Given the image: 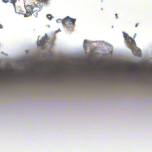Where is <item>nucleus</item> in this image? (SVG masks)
Segmentation results:
<instances>
[{
	"label": "nucleus",
	"mask_w": 152,
	"mask_h": 152,
	"mask_svg": "<svg viewBox=\"0 0 152 152\" xmlns=\"http://www.w3.org/2000/svg\"><path fill=\"white\" fill-rule=\"evenodd\" d=\"M26 13L23 14L25 17H27L31 15L33 12V7L31 5H28L26 7Z\"/></svg>",
	"instance_id": "nucleus-3"
},
{
	"label": "nucleus",
	"mask_w": 152,
	"mask_h": 152,
	"mask_svg": "<svg viewBox=\"0 0 152 152\" xmlns=\"http://www.w3.org/2000/svg\"><path fill=\"white\" fill-rule=\"evenodd\" d=\"M3 1L4 2H9L12 3L13 1H12V0H3Z\"/></svg>",
	"instance_id": "nucleus-6"
},
{
	"label": "nucleus",
	"mask_w": 152,
	"mask_h": 152,
	"mask_svg": "<svg viewBox=\"0 0 152 152\" xmlns=\"http://www.w3.org/2000/svg\"><path fill=\"white\" fill-rule=\"evenodd\" d=\"M2 27H3L1 25V24H0V28H2Z\"/></svg>",
	"instance_id": "nucleus-11"
},
{
	"label": "nucleus",
	"mask_w": 152,
	"mask_h": 152,
	"mask_svg": "<svg viewBox=\"0 0 152 152\" xmlns=\"http://www.w3.org/2000/svg\"><path fill=\"white\" fill-rule=\"evenodd\" d=\"M115 16L116 18H118V15L117 14H115Z\"/></svg>",
	"instance_id": "nucleus-9"
},
{
	"label": "nucleus",
	"mask_w": 152,
	"mask_h": 152,
	"mask_svg": "<svg viewBox=\"0 0 152 152\" xmlns=\"http://www.w3.org/2000/svg\"><path fill=\"white\" fill-rule=\"evenodd\" d=\"M75 22V19L69 17H66L62 21L63 24L68 26L71 24L74 25Z\"/></svg>",
	"instance_id": "nucleus-2"
},
{
	"label": "nucleus",
	"mask_w": 152,
	"mask_h": 152,
	"mask_svg": "<svg viewBox=\"0 0 152 152\" xmlns=\"http://www.w3.org/2000/svg\"><path fill=\"white\" fill-rule=\"evenodd\" d=\"M47 18L50 20H51L52 18V17L50 14H48L47 15Z\"/></svg>",
	"instance_id": "nucleus-5"
},
{
	"label": "nucleus",
	"mask_w": 152,
	"mask_h": 152,
	"mask_svg": "<svg viewBox=\"0 0 152 152\" xmlns=\"http://www.w3.org/2000/svg\"><path fill=\"white\" fill-rule=\"evenodd\" d=\"M12 4H13L14 6H15V3L16 2L17 0H12Z\"/></svg>",
	"instance_id": "nucleus-7"
},
{
	"label": "nucleus",
	"mask_w": 152,
	"mask_h": 152,
	"mask_svg": "<svg viewBox=\"0 0 152 152\" xmlns=\"http://www.w3.org/2000/svg\"><path fill=\"white\" fill-rule=\"evenodd\" d=\"M41 43V45H42L45 44V38H43L42 40L39 41Z\"/></svg>",
	"instance_id": "nucleus-4"
},
{
	"label": "nucleus",
	"mask_w": 152,
	"mask_h": 152,
	"mask_svg": "<svg viewBox=\"0 0 152 152\" xmlns=\"http://www.w3.org/2000/svg\"><path fill=\"white\" fill-rule=\"evenodd\" d=\"M56 21L57 23H60L61 22V19H58Z\"/></svg>",
	"instance_id": "nucleus-8"
},
{
	"label": "nucleus",
	"mask_w": 152,
	"mask_h": 152,
	"mask_svg": "<svg viewBox=\"0 0 152 152\" xmlns=\"http://www.w3.org/2000/svg\"><path fill=\"white\" fill-rule=\"evenodd\" d=\"M123 36L126 41L129 48L132 50L133 52L134 53L135 50H137L138 53H139L140 51L136 49V45L135 42L134 40L131 37L129 36L128 34L125 33L124 32H123Z\"/></svg>",
	"instance_id": "nucleus-1"
},
{
	"label": "nucleus",
	"mask_w": 152,
	"mask_h": 152,
	"mask_svg": "<svg viewBox=\"0 0 152 152\" xmlns=\"http://www.w3.org/2000/svg\"><path fill=\"white\" fill-rule=\"evenodd\" d=\"M136 33H135L134 36V37H133V38L134 39L135 38V36H136Z\"/></svg>",
	"instance_id": "nucleus-10"
},
{
	"label": "nucleus",
	"mask_w": 152,
	"mask_h": 152,
	"mask_svg": "<svg viewBox=\"0 0 152 152\" xmlns=\"http://www.w3.org/2000/svg\"><path fill=\"white\" fill-rule=\"evenodd\" d=\"M138 24V23H136L135 26V27H137Z\"/></svg>",
	"instance_id": "nucleus-12"
}]
</instances>
